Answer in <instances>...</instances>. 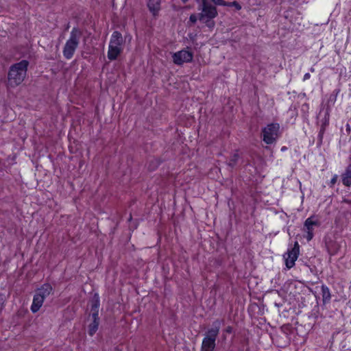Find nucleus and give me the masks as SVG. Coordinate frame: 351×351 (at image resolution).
Returning a JSON list of instances; mask_svg holds the SVG:
<instances>
[{
    "label": "nucleus",
    "instance_id": "nucleus-20",
    "mask_svg": "<svg viewBox=\"0 0 351 351\" xmlns=\"http://www.w3.org/2000/svg\"><path fill=\"white\" fill-rule=\"evenodd\" d=\"M309 106L307 103H304L302 105L301 111L303 113V116L306 118L308 114Z\"/></svg>",
    "mask_w": 351,
    "mask_h": 351
},
{
    "label": "nucleus",
    "instance_id": "nucleus-12",
    "mask_svg": "<svg viewBox=\"0 0 351 351\" xmlns=\"http://www.w3.org/2000/svg\"><path fill=\"white\" fill-rule=\"evenodd\" d=\"M44 300H43V298L40 297L38 294L35 293L33 298V302L31 306L32 312L34 313L38 312L40 307L42 306Z\"/></svg>",
    "mask_w": 351,
    "mask_h": 351
},
{
    "label": "nucleus",
    "instance_id": "nucleus-22",
    "mask_svg": "<svg viewBox=\"0 0 351 351\" xmlns=\"http://www.w3.org/2000/svg\"><path fill=\"white\" fill-rule=\"evenodd\" d=\"M197 19H199V14L197 16L195 14H191L190 17H189V23H191V25H194L195 23H196Z\"/></svg>",
    "mask_w": 351,
    "mask_h": 351
},
{
    "label": "nucleus",
    "instance_id": "nucleus-25",
    "mask_svg": "<svg viewBox=\"0 0 351 351\" xmlns=\"http://www.w3.org/2000/svg\"><path fill=\"white\" fill-rule=\"evenodd\" d=\"M224 332H226V333H228V334H231L232 332H233V328L232 326H227L225 329H224Z\"/></svg>",
    "mask_w": 351,
    "mask_h": 351
},
{
    "label": "nucleus",
    "instance_id": "nucleus-6",
    "mask_svg": "<svg viewBox=\"0 0 351 351\" xmlns=\"http://www.w3.org/2000/svg\"><path fill=\"white\" fill-rule=\"evenodd\" d=\"M189 47L182 49L172 55L173 62L176 65H182L184 63H189L193 61V53L187 50Z\"/></svg>",
    "mask_w": 351,
    "mask_h": 351
},
{
    "label": "nucleus",
    "instance_id": "nucleus-5",
    "mask_svg": "<svg viewBox=\"0 0 351 351\" xmlns=\"http://www.w3.org/2000/svg\"><path fill=\"white\" fill-rule=\"evenodd\" d=\"M280 125L278 123H270L263 129V140L267 144H272L278 136Z\"/></svg>",
    "mask_w": 351,
    "mask_h": 351
},
{
    "label": "nucleus",
    "instance_id": "nucleus-13",
    "mask_svg": "<svg viewBox=\"0 0 351 351\" xmlns=\"http://www.w3.org/2000/svg\"><path fill=\"white\" fill-rule=\"evenodd\" d=\"M123 43V39L122 34L118 31H114L112 35L110 45L121 47Z\"/></svg>",
    "mask_w": 351,
    "mask_h": 351
},
{
    "label": "nucleus",
    "instance_id": "nucleus-10",
    "mask_svg": "<svg viewBox=\"0 0 351 351\" xmlns=\"http://www.w3.org/2000/svg\"><path fill=\"white\" fill-rule=\"evenodd\" d=\"M121 53V47L115 46L114 45H109V48H108V58L110 60H116Z\"/></svg>",
    "mask_w": 351,
    "mask_h": 351
},
{
    "label": "nucleus",
    "instance_id": "nucleus-27",
    "mask_svg": "<svg viewBox=\"0 0 351 351\" xmlns=\"http://www.w3.org/2000/svg\"><path fill=\"white\" fill-rule=\"evenodd\" d=\"M99 307H90L91 313H96V315H99Z\"/></svg>",
    "mask_w": 351,
    "mask_h": 351
},
{
    "label": "nucleus",
    "instance_id": "nucleus-33",
    "mask_svg": "<svg viewBox=\"0 0 351 351\" xmlns=\"http://www.w3.org/2000/svg\"><path fill=\"white\" fill-rule=\"evenodd\" d=\"M287 149V148L286 147H285V146H284V147H282L281 148V151L284 152V151H285Z\"/></svg>",
    "mask_w": 351,
    "mask_h": 351
},
{
    "label": "nucleus",
    "instance_id": "nucleus-31",
    "mask_svg": "<svg viewBox=\"0 0 351 351\" xmlns=\"http://www.w3.org/2000/svg\"><path fill=\"white\" fill-rule=\"evenodd\" d=\"M346 130L348 133L350 132V128L349 124H347V125H346Z\"/></svg>",
    "mask_w": 351,
    "mask_h": 351
},
{
    "label": "nucleus",
    "instance_id": "nucleus-30",
    "mask_svg": "<svg viewBox=\"0 0 351 351\" xmlns=\"http://www.w3.org/2000/svg\"><path fill=\"white\" fill-rule=\"evenodd\" d=\"M308 78H310V74L307 73L304 75V80H308Z\"/></svg>",
    "mask_w": 351,
    "mask_h": 351
},
{
    "label": "nucleus",
    "instance_id": "nucleus-16",
    "mask_svg": "<svg viewBox=\"0 0 351 351\" xmlns=\"http://www.w3.org/2000/svg\"><path fill=\"white\" fill-rule=\"evenodd\" d=\"M322 295L324 304H326L330 302L331 298L330 292L329 288L325 285H322Z\"/></svg>",
    "mask_w": 351,
    "mask_h": 351
},
{
    "label": "nucleus",
    "instance_id": "nucleus-9",
    "mask_svg": "<svg viewBox=\"0 0 351 351\" xmlns=\"http://www.w3.org/2000/svg\"><path fill=\"white\" fill-rule=\"evenodd\" d=\"M53 288L49 283H45L36 291V293L45 300L52 292Z\"/></svg>",
    "mask_w": 351,
    "mask_h": 351
},
{
    "label": "nucleus",
    "instance_id": "nucleus-3",
    "mask_svg": "<svg viewBox=\"0 0 351 351\" xmlns=\"http://www.w3.org/2000/svg\"><path fill=\"white\" fill-rule=\"evenodd\" d=\"M223 322V319H217L213 322L212 327L206 332L205 337L202 340L201 351H214L215 341Z\"/></svg>",
    "mask_w": 351,
    "mask_h": 351
},
{
    "label": "nucleus",
    "instance_id": "nucleus-24",
    "mask_svg": "<svg viewBox=\"0 0 351 351\" xmlns=\"http://www.w3.org/2000/svg\"><path fill=\"white\" fill-rule=\"evenodd\" d=\"M307 235L306 237L307 241H311L313 237V231H306Z\"/></svg>",
    "mask_w": 351,
    "mask_h": 351
},
{
    "label": "nucleus",
    "instance_id": "nucleus-8",
    "mask_svg": "<svg viewBox=\"0 0 351 351\" xmlns=\"http://www.w3.org/2000/svg\"><path fill=\"white\" fill-rule=\"evenodd\" d=\"M89 317H91L92 322L88 326V333L93 337L98 330L100 318L99 315H96V313H90Z\"/></svg>",
    "mask_w": 351,
    "mask_h": 351
},
{
    "label": "nucleus",
    "instance_id": "nucleus-2",
    "mask_svg": "<svg viewBox=\"0 0 351 351\" xmlns=\"http://www.w3.org/2000/svg\"><path fill=\"white\" fill-rule=\"evenodd\" d=\"M28 66L26 60L11 65L8 73V86L14 88L20 85L26 77Z\"/></svg>",
    "mask_w": 351,
    "mask_h": 351
},
{
    "label": "nucleus",
    "instance_id": "nucleus-14",
    "mask_svg": "<svg viewBox=\"0 0 351 351\" xmlns=\"http://www.w3.org/2000/svg\"><path fill=\"white\" fill-rule=\"evenodd\" d=\"M342 183L346 186H351V165H349L341 176Z\"/></svg>",
    "mask_w": 351,
    "mask_h": 351
},
{
    "label": "nucleus",
    "instance_id": "nucleus-17",
    "mask_svg": "<svg viewBox=\"0 0 351 351\" xmlns=\"http://www.w3.org/2000/svg\"><path fill=\"white\" fill-rule=\"evenodd\" d=\"M90 307H99L100 300L99 295L97 293H95L93 298L90 300Z\"/></svg>",
    "mask_w": 351,
    "mask_h": 351
},
{
    "label": "nucleus",
    "instance_id": "nucleus-28",
    "mask_svg": "<svg viewBox=\"0 0 351 351\" xmlns=\"http://www.w3.org/2000/svg\"><path fill=\"white\" fill-rule=\"evenodd\" d=\"M336 95H330L328 99V103L332 102V104H334L335 101H336Z\"/></svg>",
    "mask_w": 351,
    "mask_h": 351
},
{
    "label": "nucleus",
    "instance_id": "nucleus-35",
    "mask_svg": "<svg viewBox=\"0 0 351 351\" xmlns=\"http://www.w3.org/2000/svg\"><path fill=\"white\" fill-rule=\"evenodd\" d=\"M275 305L279 307V306H280L282 304H277V303H276V304H275Z\"/></svg>",
    "mask_w": 351,
    "mask_h": 351
},
{
    "label": "nucleus",
    "instance_id": "nucleus-26",
    "mask_svg": "<svg viewBox=\"0 0 351 351\" xmlns=\"http://www.w3.org/2000/svg\"><path fill=\"white\" fill-rule=\"evenodd\" d=\"M337 178H338L337 176L335 175L333 176V178L331 179V180H330V186L331 187L337 182Z\"/></svg>",
    "mask_w": 351,
    "mask_h": 351
},
{
    "label": "nucleus",
    "instance_id": "nucleus-4",
    "mask_svg": "<svg viewBox=\"0 0 351 351\" xmlns=\"http://www.w3.org/2000/svg\"><path fill=\"white\" fill-rule=\"evenodd\" d=\"M82 34L77 27H73L70 34L69 39L66 42L63 48V55L67 60L71 59L79 45V40Z\"/></svg>",
    "mask_w": 351,
    "mask_h": 351
},
{
    "label": "nucleus",
    "instance_id": "nucleus-19",
    "mask_svg": "<svg viewBox=\"0 0 351 351\" xmlns=\"http://www.w3.org/2000/svg\"><path fill=\"white\" fill-rule=\"evenodd\" d=\"M160 160L157 158L152 159L149 161L148 169L150 171L155 170L160 165Z\"/></svg>",
    "mask_w": 351,
    "mask_h": 351
},
{
    "label": "nucleus",
    "instance_id": "nucleus-1",
    "mask_svg": "<svg viewBox=\"0 0 351 351\" xmlns=\"http://www.w3.org/2000/svg\"><path fill=\"white\" fill-rule=\"evenodd\" d=\"M197 2L199 3L198 10L201 11L199 13V20L210 29L215 26L213 19L218 15L217 5L234 7L237 10L241 9V5L237 1L227 2L223 0H197Z\"/></svg>",
    "mask_w": 351,
    "mask_h": 351
},
{
    "label": "nucleus",
    "instance_id": "nucleus-18",
    "mask_svg": "<svg viewBox=\"0 0 351 351\" xmlns=\"http://www.w3.org/2000/svg\"><path fill=\"white\" fill-rule=\"evenodd\" d=\"M239 158V154L237 152L234 153L232 156H231L229 162L227 163L228 165L230 167L233 168L237 165Z\"/></svg>",
    "mask_w": 351,
    "mask_h": 351
},
{
    "label": "nucleus",
    "instance_id": "nucleus-23",
    "mask_svg": "<svg viewBox=\"0 0 351 351\" xmlns=\"http://www.w3.org/2000/svg\"><path fill=\"white\" fill-rule=\"evenodd\" d=\"M329 123V108L328 107L326 109V112L324 117V121L323 122L322 125H324V128L326 127Z\"/></svg>",
    "mask_w": 351,
    "mask_h": 351
},
{
    "label": "nucleus",
    "instance_id": "nucleus-7",
    "mask_svg": "<svg viewBox=\"0 0 351 351\" xmlns=\"http://www.w3.org/2000/svg\"><path fill=\"white\" fill-rule=\"evenodd\" d=\"M299 252L300 245L298 242L295 241L293 247L291 250L289 249L287 252L283 255L286 267L288 269H291L295 265V262L298 257Z\"/></svg>",
    "mask_w": 351,
    "mask_h": 351
},
{
    "label": "nucleus",
    "instance_id": "nucleus-21",
    "mask_svg": "<svg viewBox=\"0 0 351 351\" xmlns=\"http://www.w3.org/2000/svg\"><path fill=\"white\" fill-rule=\"evenodd\" d=\"M325 130H326V128H324V125H322L319 132V134H318V138H319L318 146H320L322 143V139H323L324 134L325 132Z\"/></svg>",
    "mask_w": 351,
    "mask_h": 351
},
{
    "label": "nucleus",
    "instance_id": "nucleus-11",
    "mask_svg": "<svg viewBox=\"0 0 351 351\" xmlns=\"http://www.w3.org/2000/svg\"><path fill=\"white\" fill-rule=\"evenodd\" d=\"M161 0H149L147 2V7L150 12L154 16L158 14V11L160 9Z\"/></svg>",
    "mask_w": 351,
    "mask_h": 351
},
{
    "label": "nucleus",
    "instance_id": "nucleus-29",
    "mask_svg": "<svg viewBox=\"0 0 351 351\" xmlns=\"http://www.w3.org/2000/svg\"><path fill=\"white\" fill-rule=\"evenodd\" d=\"M3 305V298L0 297V311L2 310Z\"/></svg>",
    "mask_w": 351,
    "mask_h": 351
},
{
    "label": "nucleus",
    "instance_id": "nucleus-34",
    "mask_svg": "<svg viewBox=\"0 0 351 351\" xmlns=\"http://www.w3.org/2000/svg\"><path fill=\"white\" fill-rule=\"evenodd\" d=\"M182 3H186L189 0H181Z\"/></svg>",
    "mask_w": 351,
    "mask_h": 351
},
{
    "label": "nucleus",
    "instance_id": "nucleus-32",
    "mask_svg": "<svg viewBox=\"0 0 351 351\" xmlns=\"http://www.w3.org/2000/svg\"><path fill=\"white\" fill-rule=\"evenodd\" d=\"M343 202H346V203H348V204H351V200H349V199H344V200H343Z\"/></svg>",
    "mask_w": 351,
    "mask_h": 351
},
{
    "label": "nucleus",
    "instance_id": "nucleus-15",
    "mask_svg": "<svg viewBox=\"0 0 351 351\" xmlns=\"http://www.w3.org/2000/svg\"><path fill=\"white\" fill-rule=\"evenodd\" d=\"M314 216H311L307 218L304 222V228L306 229V231H313V226H319L320 223L317 220H313Z\"/></svg>",
    "mask_w": 351,
    "mask_h": 351
}]
</instances>
